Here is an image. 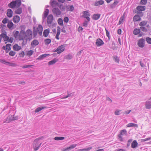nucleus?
I'll return each instance as SVG.
<instances>
[{
	"label": "nucleus",
	"instance_id": "nucleus-1",
	"mask_svg": "<svg viewBox=\"0 0 151 151\" xmlns=\"http://www.w3.org/2000/svg\"><path fill=\"white\" fill-rule=\"evenodd\" d=\"M43 137H42L35 139L33 144V147L35 151L37 150L40 147L42 143L40 142V140L43 139Z\"/></svg>",
	"mask_w": 151,
	"mask_h": 151
},
{
	"label": "nucleus",
	"instance_id": "nucleus-2",
	"mask_svg": "<svg viewBox=\"0 0 151 151\" xmlns=\"http://www.w3.org/2000/svg\"><path fill=\"white\" fill-rule=\"evenodd\" d=\"M21 4V0H16L9 4H8V6L12 8H14L15 7L18 8L20 6Z\"/></svg>",
	"mask_w": 151,
	"mask_h": 151
},
{
	"label": "nucleus",
	"instance_id": "nucleus-3",
	"mask_svg": "<svg viewBox=\"0 0 151 151\" xmlns=\"http://www.w3.org/2000/svg\"><path fill=\"white\" fill-rule=\"evenodd\" d=\"M127 132L126 129H123L121 130L118 136V139L120 142H124V136H127Z\"/></svg>",
	"mask_w": 151,
	"mask_h": 151
},
{
	"label": "nucleus",
	"instance_id": "nucleus-4",
	"mask_svg": "<svg viewBox=\"0 0 151 151\" xmlns=\"http://www.w3.org/2000/svg\"><path fill=\"white\" fill-rule=\"evenodd\" d=\"M53 19V16L52 14H50L48 15L47 17V22L48 24L49 27L50 28H53L56 25V24L52 23V22Z\"/></svg>",
	"mask_w": 151,
	"mask_h": 151
},
{
	"label": "nucleus",
	"instance_id": "nucleus-5",
	"mask_svg": "<svg viewBox=\"0 0 151 151\" xmlns=\"http://www.w3.org/2000/svg\"><path fill=\"white\" fill-rule=\"evenodd\" d=\"M26 38V41L30 40L32 38V32L30 29H29L25 32Z\"/></svg>",
	"mask_w": 151,
	"mask_h": 151
},
{
	"label": "nucleus",
	"instance_id": "nucleus-6",
	"mask_svg": "<svg viewBox=\"0 0 151 151\" xmlns=\"http://www.w3.org/2000/svg\"><path fill=\"white\" fill-rule=\"evenodd\" d=\"M65 45H63L59 46L56 49L54 50L53 52H57L58 54H60L65 50Z\"/></svg>",
	"mask_w": 151,
	"mask_h": 151
},
{
	"label": "nucleus",
	"instance_id": "nucleus-7",
	"mask_svg": "<svg viewBox=\"0 0 151 151\" xmlns=\"http://www.w3.org/2000/svg\"><path fill=\"white\" fill-rule=\"evenodd\" d=\"M18 39L19 40H25L26 41V38L24 30H22L20 32Z\"/></svg>",
	"mask_w": 151,
	"mask_h": 151
},
{
	"label": "nucleus",
	"instance_id": "nucleus-8",
	"mask_svg": "<svg viewBox=\"0 0 151 151\" xmlns=\"http://www.w3.org/2000/svg\"><path fill=\"white\" fill-rule=\"evenodd\" d=\"M52 11L54 15L57 17H59L61 13L60 11L58 8H53L52 9Z\"/></svg>",
	"mask_w": 151,
	"mask_h": 151
},
{
	"label": "nucleus",
	"instance_id": "nucleus-9",
	"mask_svg": "<svg viewBox=\"0 0 151 151\" xmlns=\"http://www.w3.org/2000/svg\"><path fill=\"white\" fill-rule=\"evenodd\" d=\"M137 13L138 14H140L141 15V16H143V14L142 12L141 11H144L145 9V6H139L137 7Z\"/></svg>",
	"mask_w": 151,
	"mask_h": 151
},
{
	"label": "nucleus",
	"instance_id": "nucleus-10",
	"mask_svg": "<svg viewBox=\"0 0 151 151\" xmlns=\"http://www.w3.org/2000/svg\"><path fill=\"white\" fill-rule=\"evenodd\" d=\"M145 44V40L143 38H141L138 41L137 45L140 47H144Z\"/></svg>",
	"mask_w": 151,
	"mask_h": 151
},
{
	"label": "nucleus",
	"instance_id": "nucleus-11",
	"mask_svg": "<svg viewBox=\"0 0 151 151\" xmlns=\"http://www.w3.org/2000/svg\"><path fill=\"white\" fill-rule=\"evenodd\" d=\"M145 106L147 109H151V97L148 100L146 101Z\"/></svg>",
	"mask_w": 151,
	"mask_h": 151
},
{
	"label": "nucleus",
	"instance_id": "nucleus-12",
	"mask_svg": "<svg viewBox=\"0 0 151 151\" xmlns=\"http://www.w3.org/2000/svg\"><path fill=\"white\" fill-rule=\"evenodd\" d=\"M104 44V42L100 38H98L96 40V44L97 46H101L103 45Z\"/></svg>",
	"mask_w": 151,
	"mask_h": 151
},
{
	"label": "nucleus",
	"instance_id": "nucleus-13",
	"mask_svg": "<svg viewBox=\"0 0 151 151\" xmlns=\"http://www.w3.org/2000/svg\"><path fill=\"white\" fill-rule=\"evenodd\" d=\"M1 35L2 38H3L5 41H6L9 40V37L7 36V33L6 32L2 33Z\"/></svg>",
	"mask_w": 151,
	"mask_h": 151
},
{
	"label": "nucleus",
	"instance_id": "nucleus-14",
	"mask_svg": "<svg viewBox=\"0 0 151 151\" xmlns=\"http://www.w3.org/2000/svg\"><path fill=\"white\" fill-rule=\"evenodd\" d=\"M90 16V14L87 11H85L84 12L83 14V17L86 18L88 21L90 20V18L89 17Z\"/></svg>",
	"mask_w": 151,
	"mask_h": 151
},
{
	"label": "nucleus",
	"instance_id": "nucleus-15",
	"mask_svg": "<svg viewBox=\"0 0 151 151\" xmlns=\"http://www.w3.org/2000/svg\"><path fill=\"white\" fill-rule=\"evenodd\" d=\"M20 18L17 15L14 16L13 19V22L15 23H18L20 21Z\"/></svg>",
	"mask_w": 151,
	"mask_h": 151
},
{
	"label": "nucleus",
	"instance_id": "nucleus-16",
	"mask_svg": "<svg viewBox=\"0 0 151 151\" xmlns=\"http://www.w3.org/2000/svg\"><path fill=\"white\" fill-rule=\"evenodd\" d=\"M13 11L10 9H8L7 10V16L11 18L12 17L13 15Z\"/></svg>",
	"mask_w": 151,
	"mask_h": 151
},
{
	"label": "nucleus",
	"instance_id": "nucleus-17",
	"mask_svg": "<svg viewBox=\"0 0 151 151\" xmlns=\"http://www.w3.org/2000/svg\"><path fill=\"white\" fill-rule=\"evenodd\" d=\"M49 12V10L48 9H46L44 12L42 16V18L44 21L45 19L46 18L48 15Z\"/></svg>",
	"mask_w": 151,
	"mask_h": 151
},
{
	"label": "nucleus",
	"instance_id": "nucleus-18",
	"mask_svg": "<svg viewBox=\"0 0 151 151\" xmlns=\"http://www.w3.org/2000/svg\"><path fill=\"white\" fill-rule=\"evenodd\" d=\"M39 43L38 41L36 40H34L31 43V45L32 47H35Z\"/></svg>",
	"mask_w": 151,
	"mask_h": 151
},
{
	"label": "nucleus",
	"instance_id": "nucleus-19",
	"mask_svg": "<svg viewBox=\"0 0 151 151\" xmlns=\"http://www.w3.org/2000/svg\"><path fill=\"white\" fill-rule=\"evenodd\" d=\"M118 3V1H114L113 3L109 4V6L111 8L114 9Z\"/></svg>",
	"mask_w": 151,
	"mask_h": 151
},
{
	"label": "nucleus",
	"instance_id": "nucleus-20",
	"mask_svg": "<svg viewBox=\"0 0 151 151\" xmlns=\"http://www.w3.org/2000/svg\"><path fill=\"white\" fill-rule=\"evenodd\" d=\"M37 31L39 35H41L42 34V31L43 30V27L41 25H39L37 28Z\"/></svg>",
	"mask_w": 151,
	"mask_h": 151
},
{
	"label": "nucleus",
	"instance_id": "nucleus-21",
	"mask_svg": "<svg viewBox=\"0 0 151 151\" xmlns=\"http://www.w3.org/2000/svg\"><path fill=\"white\" fill-rule=\"evenodd\" d=\"M141 19L140 17L138 15H135L133 17V20L134 22L140 21Z\"/></svg>",
	"mask_w": 151,
	"mask_h": 151
},
{
	"label": "nucleus",
	"instance_id": "nucleus-22",
	"mask_svg": "<svg viewBox=\"0 0 151 151\" xmlns=\"http://www.w3.org/2000/svg\"><path fill=\"white\" fill-rule=\"evenodd\" d=\"M138 145V143L136 140H134L131 144V147L132 148H136Z\"/></svg>",
	"mask_w": 151,
	"mask_h": 151
},
{
	"label": "nucleus",
	"instance_id": "nucleus-23",
	"mask_svg": "<svg viewBox=\"0 0 151 151\" xmlns=\"http://www.w3.org/2000/svg\"><path fill=\"white\" fill-rule=\"evenodd\" d=\"M104 3V1L102 0H100L99 1L95 2L94 5L96 6H98L103 4Z\"/></svg>",
	"mask_w": 151,
	"mask_h": 151
},
{
	"label": "nucleus",
	"instance_id": "nucleus-24",
	"mask_svg": "<svg viewBox=\"0 0 151 151\" xmlns=\"http://www.w3.org/2000/svg\"><path fill=\"white\" fill-rule=\"evenodd\" d=\"M13 49L14 50L16 51H18L21 49V47L19 46L17 44H15L14 45L13 47Z\"/></svg>",
	"mask_w": 151,
	"mask_h": 151
},
{
	"label": "nucleus",
	"instance_id": "nucleus-25",
	"mask_svg": "<svg viewBox=\"0 0 151 151\" xmlns=\"http://www.w3.org/2000/svg\"><path fill=\"white\" fill-rule=\"evenodd\" d=\"M49 54H44L40 55L37 58V59L38 60H42L45 57L49 55Z\"/></svg>",
	"mask_w": 151,
	"mask_h": 151
},
{
	"label": "nucleus",
	"instance_id": "nucleus-26",
	"mask_svg": "<svg viewBox=\"0 0 151 151\" xmlns=\"http://www.w3.org/2000/svg\"><path fill=\"white\" fill-rule=\"evenodd\" d=\"M14 25L13 23L11 21H9L7 26L9 28L12 29L13 28V26Z\"/></svg>",
	"mask_w": 151,
	"mask_h": 151
},
{
	"label": "nucleus",
	"instance_id": "nucleus-27",
	"mask_svg": "<svg viewBox=\"0 0 151 151\" xmlns=\"http://www.w3.org/2000/svg\"><path fill=\"white\" fill-rule=\"evenodd\" d=\"M100 15L99 14H94L93 15L92 18L94 20H97L99 18Z\"/></svg>",
	"mask_w": 151,
	"mask_h": 151
},
{
	"label": "nucleus",
	"instance_id": "nucleus-28",
	"mask_svg": "<svg viewBox=\"0 0 151 151\" xmlns=\"http://www.w3.org/2000/svg\"><path fill=\"white\" fill-rule=\"evenodd\" d=\"M58 60L56 58L53 59L52 60L49 61L48 63L49 65H51L54 64L55 63L57 62Z\"/></svg>",
	"mask_w": 151,
	"mask_h": 151
},
{
	"label": "nucleus",
	"instance_id": "nucleus-29",
	"mask_svg": "<svg viewBox=\"0 0 151 151\" xmlns=\"http://www.w3.org/2000/svg\"><path fill=\"white\" fill-rule=\"evenodd\" d=\"M50 32V29H47L45 30L43 32V36L46 37H47Z\"/></svg>",
	"mask_w": 151,
	"mask_h": 151
},
{
	"label": "nucleus",
	"instance_id": "nucleus-30",
	"mask_svg": "<svg viewBox=\"0 0 151 151\" xmlns=\"http://www.w3.org/2000/svg\"><path fill=\"white\" fill-rule=\"evenodd\" d=\"M66 8L67 11H73L74 9V7L73 5H66Z\"/></svg>",
	"mask_w": 151,
	"mask_h": 151
},
{
	"label": "nucleus",
	"instance_id": "nucleus-31",
	"mask_svg": "<svg viewBox=\"0 0 151 151\" xmlns=\"http://www.w3.org/2000/svg\"><path fill=\"white\" fill-rule=\"evenodd\" d=\"M140 32V30L139 29H135L133 32V33L134 35H137Z\"/></svg>",
	"mask_w": 151,
	"mask_h": 151
},
{
	"label": "nucleus",
	"instance_id": "nucleus-32",
	"mask_svg": "<svg viewBox=\"0 0 151 151\" xmlns=\"http://www.w3.org/2000/svg\"><path fill=\"white\" fill-rule=\"evenodd\" d=\"M46 108L47 107L45 106H43L42 107H38L35 110V112L36 113L40 111H41L42 109Z\"/></svg>",
	"mask_w": 151,
	"mask_h": 151
},
{
	"label": "nucleus",
	"instance_id": "nucleus-33",
	"mask_svg": "<svg viewBox=\"0 0 151 151\" xmlns=\"http://www.w3.org/2000/svg\"><path fill=\"white\" fill-rule=\"evenodd\" d=\"M127 126L128 127H137L138 125L135 124H134L132 123H129L127 124Z\"/></svg>",
	"mask_w": 151,
	"mask_h": 151
},
{
	"label": "nucleus",
	"instance_id": "nucleus-34",
	"mask_svg": "<svg viewBox=\"0 0 151 151\" xmlns=\"http://www.w3.org/2000/svg\"><path fill=\"white\" fill-rule=\"evenodd\" d=\"M77 144H74L71 145L69 147H67L68 151H70L71 150L75 148Z\"/></svg>",
	"mask_w": 151,
	"mask_h": 151
},
{
	"label": "nucleus",
	"instance_id": "nucleus-35",
	"mask_svg": "<svg viewBox=\"0 0 151 151\" xmlns=\"http://www.w3.org/2000/svg\"><path fill=\"white\" fill-rule=\"evenodd\" d=\"M147 23V21H144L140 22L139 24V25L141 27H143L146 25Z\"/></svg>",
	"mask_w": 151,
	"mask_h": 151
},
{
	"label": "nucleus",
	"instance_id": "nucleus-36",
	"mask_svg": "<svg viewBox=\"0 0 151 151\" xmlns=\"http://www.w3.org/2000/svg\"><path fill=\"white\" fill-rule=\"evenodd\" d=\"M6 65L13 67H15L17 65L16 63L8 62Z\"/></svg>",
	"mask_w": 151,
	"mask_h": 151
},
{
	"label": "nucleus",
	"instance_id": "nucleus-37",
	"mask_svg": "<svg viewBox=\"0 0 151 151\" xmlns=\"http://www.w3.org/2000/svg\"><path fill=\"white\" fill-rule=\"evenodd\" d=\"M22 12V9L21 8H19L17 9L15 11V13L17 14H20Z\"/></svg>",
	"mask_w": 151,
	"mask_h": 151
},
{
	"label": "nucleus",
	"instance_id": "nucleus-38",
	"mask_svg": "<svg viewBox=\"0 0 151 151\" xmlns=\"http://www.w3.org/2000/svg\"><path fill=\"white\" fill-rule=\"evenodd\" d=\"M65 137H55L54 139L56 140H63L64 139Z\"/></svg>",
	"mask_w": 151,
	"mask_h": 151
},
{
	"label": "nucleus",
	"instance_id": "nucleus-39",
	"mask_svg": "<svg viewBox=\"0 0 151 151\" xmlns=\"http://www.w3.org/2000/svg\"><path fill=\"white\" fill-rule=\"evenodd\" d=\"M51 42V40L50 39H47L44 40V42L45 45H47L50 44Z\"/></svg>",
	"mask_w": 151,
	"mask_h": 151
},
{
	"label": "nucleus",
	"instance_id": "nucleus-40",
	"mask_svg": "<svg viewBox=\"0 0 151 151\" xmlns=\"http://www.w3.org/2000/svg\"><path fill=\"white\" fill-rule=\"evenodd\" d=\"M58 23L59 25L61 26H63V19L62 18H60L58 19Z\"/></svg>",
	"mask_w": 151,
	"mask_h": 151
},
{
	"label": "nucleus",
	"instance_id": "nucleus-41",
	"mask_svg": "<svg viewBox=\"0 0 151 151\" xmlns=\"http://www.w3.org/2000/svg\"><path fill=\"white\" fill-rule=\"evenodd\" d=\"M19 32L18 31H16L14 34V37L16 38H19Z\"/></svg>",
	"mask_w": 151,
	"mask_h": 151
},
{
	"label": "nucleus",
	"instance_id": "nucleus-42",
	"mask_svg": "<svg viewBox=\"0 0 151 151\" xmlns=\"http://www.w3.org/2000/svg\"><path fill=\"white\" fill-rule=\"evenodd\" d=\"M60 8L62 11H65L66 10H67L66 6L61 5L60 7Z\"/></svg>",
	"mask_w": 151,
	"mask_h": 151
},
{
	"label": "nucleus",
	"instance_id": "nucleus-43",
	"mask_svg": "<svg viewBox=\"0 0 151 151\" xmlns=\"http://www.w3.org/2000/svg\"><path fill=\"white\" fill-rule=\"evenodd\" d=\"M124 17V16H122L120 19L119 21V24H121L123 22Z\"/></svg>",
	"mask_w": 151,
	"mask_h": 151
},
{
	"label": "nucleus",
	"instance_id": "nucleus-44",
	"mask_svg": "<svg viewBox=\"0 0 151 151\" xmlns=\"http://www.w3.org/2000/svg\"><path fill=\"white\" fill-rule=\"evenodd\" d=\"M34 51L32 50H30L28 51L27 54L28 55L30 56L33 53Z\"/></svg>",
	"mask_w": 151,
	"mask_h": 151
},
{
	"label": "nucleus",
	"instance_id": "nucleus-45",
	"mask_svg": "<svg viewBox=\"0 0 151 151\" xmlns=\"http://www.w3.org/2000/svg\"><path fill=\"white\" fill-rule=\"evenodd\" d=\"M139 29L140 30H141L142 31L144 32H146L147 31V28L144 26L141 27Z\"/></svg>",
	"mask_w": 151,
	"mask_h": 151
},
{
	"label": "nucleus",
	"instance_id": "nucleus-46",
	"mask_svg": "<svg viewBox=\"0 0 151 151\" xmlns=\"http://www.w3.org/2000/svg\"><path fill=\"white\" fill-rule=\"evenodd\" d=\"M114 59L115 62L119 63V59L118 57L116 56H114Z\"/></svg>",
	"mask_w": 151,
	"mask_h": 151
},
{
	"label": "nucleus",
	"instance_id": "nucleus-47",
	"mask_svg": "<svg viewBox=\"0 0 151 151\" xmlns=\"http://www.w3.org/2000/svg\"><path fill=\"white\" fill-rule=\"evenodd\" d=\"M146 40L147 43L149 44H151V38L147 37L146 38Z\"/></svg>",
	"mask_w": 151,
	"mask_h": 151
},
{
	"label": "nucleus",
	"instance_id": "nucleus-48",
	"mask_svg": "<svg viewBox=\"0 0 151 151\" xmlns=\"http://www.w3.org/2000/svg\"><path fill=\"white\" fill-rule=\"evenodd\" d=\"M57 34L56 35H59L60 32V28L59 27H58L57 30Z\"/></svg>",
	"mask_w": 151,
	"mask_h": 151
},
{
	"label": "nucleus",
	"instance_id": "nucleus-49",
	"mask_svg": "<svg viewBox=\"0 0 151 151\" xmlns=\"http://www.w3.org/2000/svg\"><path fill=\"white\" fill-rule=\"evenodd\" d=\"M9 21L8 19L6 18H5L3 20L2 22L3 23L5 24L7 22L8 23Z\"/></svg>",
	"mask_w": 151,
	"mask_h": 151
},
{
	"label": "nucleus",
	"instance_id": "nucleus-50",
	"mask_svg": "<svg viewBox=\"0 0 151 151\" xmlns=\"http://www.w3.org/2000/svg\"><path fill=\"white\" fill-rule=\"evenodd\" d=\"M9 54L10 55L14 56L15 54V52L13 51H11L9 52Z\"/></svg>",
	"mask_w": 151,
	"mask_h": 151
},
{
	"label": "nucleus",
	"instance_id": "nucleus-51",
	"mask_svg": "<svg viewBox=\"0 0 151 151\" xmlns=\"http://www.w3.org/2000/svg\"><path fill=\"white\" fill-rule=\"evenodd\" d=\"M151 140V137H148L147 138H146L145 139H142V141L143 142H145L146 141L149 140Z\"/></svg>",
	"mask_w": 151,
	"mask_h": 151
},
{
	"label": "nucleus",
	"instance_id": "nucleus-52",
	"mask_svg": "<svg viewBox=\"0 0 151 151\" xmlns=\"http://www.w3.org/2000/svg\"><path fill=\"white\" fill-rule=\"evenodd\" d=\"M73 58L72 56L71 55H68L65 56V58L68 59H71Z\"/></svg>",
	"mask_w": 151,
	"mask_h": 151
},
{
	"label": "nucleus",
	"instance_id": "nucleus-53",
	"mask_svg": "<svg viewBox=\"0 0 151 151\" xmlns=\"http://www.w3.org/2000/svg\"><path fill=\"white\" fill-rule=\"evenodd\" d=\"M0 62L5 65H7V62L6 61L4 60L1 59L0 60Z\"/></svg>",
	"mask_w": 151,
	"mask_h": 151
},
{
	"label": "nucleus",
	"instance_id": "nucleus-54",
	"mask_svg": "<svg viewBox=\"0 0 151 151\" xmlns=\"http://www.w3.org/2000/svg\"><path fill=\"white\" fill-rule=\"evenodd\" d=\"M147 2V0H141V2L142 4L145 5L146 4Z\"/></svg>",
	"mask_w": 151,
	"mask_h": 151
},
{
	"label": "nucleus",
	"instance_id": "nucleus-55",
	"mask_svg": "<svg viewBox=\"0 0 151 151\" xmlns=\"http://www.w3.org/2000/svg\"><path fill=\"white\" fill-rule=\"evenodd\" d=\"M132 139H129L127 143V147H129V146L130 145V143L132 142Z\"/></svg>",
	"mask_w": 151,
	"mask_h": 151
},
{
	"label": "nucleus",
	"instance_id": "nucleus-56",
	"mask_svg": "<svg viewBox=\"0 0 151 151\" xmlns=\"http://www.w3.org/2000/svg\"><path fill=\"white\" fill-rule=\"evenodd\" d=\"M63 21L65 23H67L69 21V19L68 17H64L63 19Z\"/></svg>",
	"mask_w": 151,
	"mask_h": 151
},
{
	"label": "nucleus",
	"instance_id": "nucleus-57",
	"mask_svg": "<svg viewBox=\"0 0 151 151\" xmlns=\"http://www.w3.org/2000/svg\"><path fill=\"white\" fill-rule=\"evenodd\" d=\"M11 45L10 44H7L6 45V49H7L8 50H10L11 49V48L10 47Z\"/></svg>",
	"mask_w": 151,
	"mask_h": 151
},
{
	"label": "nucleus",
	"instance_id": "nucleus-58",
	"mask_svg": "<svg viewBox=\"0 0 151 151\" xmlns=\"http://www.w3.org/2000/svg\"><path fill=\"white\" fill-rule=\"evenodd\" d=\"M121 110H116L115 112V115H118L120 114V112Z\"/></svg>",
	"mask_w": 151,
	"mask_h": 151
},
{
	"label": "nucleus",
	"instance_id": "nucleus-59",
	"mask_svg": "<svg viewBox=\"0 0 151 151\" xmlns=\"http://www.w3.org/2000/svg\"><path fill=\"white\" fill-rule=\"evenodd\" d=\"M114 151H126L124 149L118 148L116 149Z\"/></svg>",
	"mask_w": 151,
	"mask_h": 151
},
{
	"label": "nucleus",
	"instance_id": "nucleus-60",
	"mask_svg": "<svg viewBox=\"0 0 151 151\" xmlns=\"http://www.w3.org/2000/svg\"><path fill=\"white\" fill-rule=\"evenodd\" d=\"M92 148V147H90L88 148H85L84 149L85 151H88L90 150H91Z\"/></svg>",
	"mask_w": 151,
	"mask_h": 151
},
{
	"label": "nucleus",
	"instance_id": "nucleus-61",
	"mask_svg": "<svg viewBox=\"0 0 151 151\" xmlns=\"http://www.w3.org/2000/svg\"><path fill=\"white\" fill-rule=\"evenodd\" d=\"M33 65H24V66H23L22 68H28L29 67H32Z\"/></svg>",
	"mask_w": 151,
	"mask_h": 151
},
{
	"label": "nucleus",
	"instance_id": "nucleus-62",
	"mask_svg": "<svg viewBox=\"0 0 151 151\" xmlns=\"http://www.w3.org/2000/svg\"><path fill=\"white\" fill-rule=\"evenodd\" d=\"M105 30H106V36L108 37H109V36H110V35H109V32L108 30L106 28H105Z\"/></svg>",
	"mask_w": 151,
	"mask_h": 151
},
{
	"label": "nucleus",
	"instance_id": "nucleus-63",
	"mask_svg": "<svg viewBox=\"0 0 151 151\" xmlns=\"http://www.w3.org/2000/svg\"><path fill=\"white\" fill-rule=\"evenodd\" d=\"M9 42L12 43L13 41V39L12 37H11L10 39H9V40L7 41Z\"/></svg>",
	"mask_w": 151,
	"mask_h": 151
},
{
	"label": "nucleus",
	"instance_id": "nucleus-64",
	"mask_svg": "<svg viewBox=\"0 0 151 151\" xmlns=\"http://www.w3.org/2000/svg\"><path fill=\"white\" fill-rule=\"evenodd\" d=\"M19 55H21V56L22 57H24V51H22L19 54Z\"/></svg>",
	"mask_w": 151,
	"mask_h": 151
}]
</instances>
